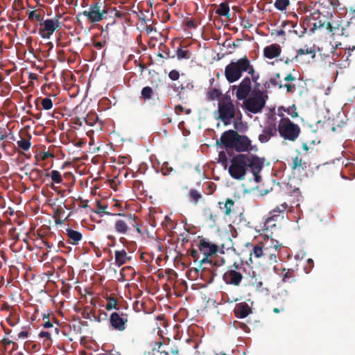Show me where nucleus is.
<instances>
[{"mask_svg":"<svg viewBox=\"0 0 355 355\" xmlns=\"http://www.w3.org/2000/svg\"><path fill=\"white\" fill-rule=\"evenodd\" d=\"M198 250L204 256L199 261L200 266L209 265L210 267H219L225 264V259L217 256V253L219 251L218 246L211 242L209 239L206 238L201 239L198 243Z\"/></svg>","mask_w":355,"mask_h":355,"instance_id":"nucleus-1","label":"nucleus"},{"mask_svg":"<svg viewBox=\"0 0 355 355\" xmlns=\"http://www.w3.org/2000/svg\"><path fill=\"white\" fill-rule=\"evenodd\" d=\"M217 119L221 121L224 125H230L234 118L241 119L240 110L236 107L230 95H224L218 103Z\"/></svg>","mask_w":355,"mask_h":355,"instance_id":"nucleus-2","label":"nucleus"},{"mask_svg":"<svg viewBox=\"0 0 355 355\" xmlns=\"http://www.w3.org/2000/svg\"><path fill=\"white\" fill-rule=\"evenodd\" d=\"M110 7H108L105 1L93 0L89 6V9L84 10L81 14L87 17L89 23H98L107 18L110 12Z\"/></svg>","mask_w":355,"mask_h":355,"instance_id":"nucleus-3","label":"nucleus"},{"mask_svg":"<svg viewBox=\"0 0 355 355\" xmlns=\"http://www.w3.org/2000/svg\"><path fill=\"white\" fill-rule=\"evenodd\" d=\"M282 119L279 120L277 125V132L281 137L284 140L295 141L301 132L299 125L292 122L288 117L279 114Z\"/></svg>","mask_w":355,"mask_h":355,"instance_id":"nucleus-4","label":"nucleus"},{"mask_svg":"<svg viewBox=\"0 0 355 355\" xmlns=\"http://www.w3.org/2000/svg\"><path fill=\"white\" fill-rule=\"evenodd\" d=\"M248 155L238 154L230 160L228 171L230 176L239 180H243L248 171Z\"/></svg>","mask_w":355,"mask_h":355,"instance_id":"nucleus-5","label":"nucleus"},{"mask_svg":"<svg viewBox=\"0 0 355 355\" xmlns=\"http://www.w3.org/2000/svg\"><path fill=\"white\" fill-rule=\"evenodd\" d=\"M245 64V56L236 61H231L225 68V77L229 83H233L239 80L246 69Z\"/></svg>","mask_w":355,"mask_h":355,"instance_id":"nucleus-6","label":"nucleus"},{"mask_svg":"<svg viewBox=\"0 0 355 355\" xmlns=\"http://www.w3.org/2000/svg\"><path fill=\"white\" fill-rule=\"evenodd\" d=\"M267 95H264V92H255V94H251L250 97H247L243 101V108L247 111L257 114L260 112L265 106Z\"/></svg>","mask_w":355,"mask_h":355,"instance_id":"nucleus-7","label":"nucleus"},{"mask_svg":"<svg viewBox=\"0 0 355 355\" xmlns=\"http://www.w3.org/2000/svg\"><path fill=\"white\" fill-rule=\"evenodd\" d=\"M315 58V50L313 46H304L302 48L297 50V53L292 59L286 58L285 63L288 64L291 62L304 64H309L313 61Z\"/></svg>","mask_w":355,"mask_h":355,"instance_id":"nucleus-8","label":"nucleus"},{"mask_svg":"<svg viewBox=\"0 0 355 355\" xmlns=\"http://www.w3.org/2000/svg\"><path fill=\"white\" fill-rule=\"evenodd\" d=\"M137 217L135 215H128L123 219L116 220L114 223L115 230L121 234H126L128 230L133 227L135 228L137 232L139 234L141 233V229L137 223Z\"/></svg>","mask_w":355,"mask_h":355,"instance_id":"nucleus-9","label":"nucleus"},{"mask_svg":"<svg viewBox=\"0 0 355 355\" xmlns=\"http://www.w3.org/2000/svg\"><path fill=\"white\" fill-rule=\"evenodd\" d=\"M242 269L243 268L240 265L236 263L229 266L223 277L224 282L227 284L239 286L243 279V275L241 272Z\"/></svg>","mask_w":355,"mask_h":355,"instance_id":"nucleus-10","label":"nucleus"},{"mask_svg":"<svg viewBox=\"0 0 355 355\" xmlns=\"http://www.w3.org/2000/svg\"><path fill=\"white\" fill-rule=\"evenodd\" d=\"M128 315L121 311H115L110 316L111 327L116 331H123L128 322Z\"/></svg>","mask_w":355,"mask_h":355,"instance_id":"nucleus-11","label":"nucleus"},{"mask_svg":"<svg viewBox=\"0 0 355 355\" xmlns=\"http://www.w3.org/2000/svg\"><path fill=\"white\" fill-rule=\"evenodd\" d=\"M40 26L43 28L39 29V34L44 39H49L55 30L61 28L58 19H47L42 21Z\"/></svg>","mask_w":355,"mask_h":355,"instance_id":"nucleus-12","label":"nucleus"},{"mask_svg":"<svg viewBox=\"0 0 355 355\" xmlns=\"http://www.w3.org/2000/svg\"><path fill=\"white\" fill-rule=\"evenodd\" d=\"M236 89V97L238 100L245 99L252 93V83L250 78L245 77L238 85L233 86V90Z\"/></svg>","mask_w":355,"mask_h":355,"instance_id":"nucleus-13","label":"nucleus"},{"mask_svg":"<svg viewBox=\"0 0 355 355\" xmlns=\"http://www.w3.org/2000/svg\"><path fill=\"white\" fill-rule=\"evenodd\" d=\"M239 133L233 130L225 131L217 141V145H223L227 150L233 149Z\"/></svg>","mask_w":355,"mask_h":355,"instance_id":"nucleus-14","label":"nucleus"},{"mask_svg":"<svg viewBox=\"0 0 355 355\" xmlns=\"http://www.w3.org/2000/svg\"><path fill=\"white\" fill-rule=\"evenodd\" d=\"M248 169L250 168L253 173L254 180L259 182L261 180V176L259 175L263 166V161L257 156L248 155Z\"/></svg>","mask_w":355,"mask_h":355,"instance_id":"nucleus-15","label":"nucleus"},{"mask_svg":"<svg viewBox=\"0 0 355 355\" xmlns=\"http://www.w3.org/2000/svg\"><path fill=\"white\" fill-rule=\"evenodd\" d=\"M311 25L313 26L312 30L315 31L317 28H324L327 24V17L319 11H314L309 16L306 17Z\"/></svg>","mask_w":355,"mask_h":355,"instance_id":"nucleus-16","label":"nucleus"},{"mask_svg":"<svg viewBox=\"0 0 355 355\" xmlns=\"http://www.w3.org/2000/svg\"><path fill=\"white\" fill-rule=\"evenodd\" d=\"M324 29L327 30L328 33L331 35L345 34V29L343 26V20L340 18L334 19L331 16V21H327Z\"/></svg>","mask_w":355,"mask_h":355,"instance_id":"nucleus-17","label":"nucleus"},{"mask_svg":"<svg viewBox=\"0 0 355 355\" xmlns=\"http://www.w3.org/2000/svg\"><path fill=\"white\" fill-rule=\"evenodd\" d=\"M250 255V261L252 263L253 259H265L270 255V253L268 252V248L266 246V243H259V244L254 245Z\"/></svg>","mask_w":355,"mask_h":355,"instance_id":"nucleus-18","label":"nucleus"},{"mask_svg":"<svg viewBox=\"0 0 355 355\" xmlns=\"http://www.w3.org/2000/svg\"><path fill=\"white\" fill-rule=\"evenodd\" d=\"M153 355H180L177 347H171L169 344L155 342L153 348Z\"/></svg>","mask_w":355,"mask_h":355,"instance_id":"nucleus-19","label":"nucleus"},{"mask_svg":"<svg viewBox=\"0 0 355 355\" xmlns=\"http://www.w3.org/2000/svg\"><path fill=\"white\" fill-rule=\"evenodd\" d=\"M38 230L40 232V234H42L45 239L44 245L49 251H51V248L53 247L52 241L56 240L55 234L51 232V227L48 225H42Z\"/></svg>","mask_w":355,"mask_h":355,"instance_id":"nucleus-20","label":"nucleus"},{"mask_svg":"<svg viewBox=\"0 0 355 355\" xmlns=\"http://www.w3.org/2000/svg\"><path fill=\"white\" fill-rule=\"evenodd\" d=\"M277 132L276 124L275 123H270L263 128L262 133L259 135V140L261 143H266L272 137L276 136Z\"/></svg>","mask_w":355,"mask_h":355,"instance_id":"nucleus-21","label":"nucleus"},{"mask_svg":"<svg viewBox=\"0 0 355 355\" xmlns=\"http://www.w3.org/2000/svg\"><path fill=\"white\" fill-rule=\"evenodd\" d=\"M202 271L200 277L204 279L208 283H212L214 278L218 275L217 266L210 267L209 265H203L200 266Z\"/></svg>","mask_w":355,"mask_h":355,"instance_id":"nucleus-22","label":"nucleus"},{"mask_svg":"<svg viewBox=\"0 0 355 355\" xmlns=\"http://www.w3.org/2000/svg\"><path fill=\"white\" fill-rule=\"evenodd\" d=\"M251 145V141L245 135H240L236 137L234 148L239 153L248 151Z\"/></svg>","mask_w":355,"mask_h":355,"instance_id":"nucleus-23","label":"nucleus"},{"mask_svg":"<svg viewBox=\"0 0 355 355\" xmlns=\"http://www.w3.org/2000/svg\"><path fill=\"white\" fill-rule=\"evenodd\" d=\"M234 312L236 318H244L252 313V309L246 302H241L236 304Z\"/></svg>","mask_w":355,"mask_h":355,"instance_id":"nucleus-24","label":"nucleus"},{"mask_svg":"<svg viewBox=\"0 0 355 355\" xmlns=\"http://www.w3.org/2000/svg\"><path fill=\"white\" fill-rule=\"evenodd\" d=\"M281 52V47L277 44H272L269 46H266L263 49V55L268 59H273L279 57Z\"/></svg>","mask_w":355,"mask_h":355,"instance_id":"nucleus-25","label":"nucleus"},{"mask_svg":"<svg viewBox=\"0 0 355 355\" xmlns=\"http://www.w3.org/2000/svg\"><path fill=\"white\" fill-rule=\"evenodd\" d=\"M65 234L67 236V241L72 245H78L83 239L82 234L71 228H67Z\"/></svg>","mask_w":355,"mask_h":355,"instance_id":"nucleus-26","label":"nucleus"},{"mask_svg":"<svg viewBox=\"0 0 355 355\" xmlns=\"http://www.w3.org/2000/svg\"><path fill=\"white\" fill-rule=\"evenodd\" d=\"M115 264L121 266L131 260V257L128 256L125 250H116L114 252Z\"/></svg>","mask_w":355,"mask_h":355,"instance_id":"nucleus-27","label":"nucleus"},{"mask_svg":"<svg viewBox=\"0 0 355 355\" xmlns=\"http://www.w3.org/2000/svg\"><path fill=\"white\" fill-rule=\"evenodd\" d=\"M223 95L220 89L215 87H209L206 92V97L208 101H213L215 100H219Z\"/></svg>","mask_w":355,"mask_h":355,"instance_id":"nucleus-28","label":"nucleus"},{"mask_svg":"<svg viewBox=\"0 0 355 355\" xmlns=\"http://www.w3.org/2000/svg\"><path fill=\"white\" fill-rule=\"evenodd\" d=\"M107 207V204L97 200L96 201L95 208L91 209V211L99 214L101 216L103 215H112L110 212L106 211Z\"/></svg>","mask_w":355,"mask_h":355,"instance_id":"nucleus-29","label":"nucleus"},{"mask_svg":"<svg viewBox=\"0 0 355 355\" xmlns=\"http://www.w3.org/2000/svg\"><path fill=\"white\" fill-rule=\"evenodd\" d=\"M282 281L284 283H292L295 281V271L293 269L284 268L281 273Z\"/></svg>","mask_w":355,"mask_h":355,"instance_id":"nucleus-30","label":"nucleus"},{"mask_svg":"<svg viewBox=\"0 0 355 355\" xmlns=\"http://www.w3.org/2000/svg\"><path fill=\"white\" fill-rule=\"evenodd\" d=\"M297 152V155L292 159L291 168L293 170L297 168H302V170H304L307 167L306 162L303 161L302 157L300 156V153L299 151Z\"/></svg>","mask_w":355,"mask_h":355,"instance_id":"nucleus-31","label":"nucleus"},{"mask_svg":"<svg viewBox=\"0 0 355 355\" xmlns=\"http://www.w3.org/2000/svg\"><path fill=\"white\" fill-rule=\"evenodd\" d=\"M216 14L220 16H225L227 18L230 19V7L227 2H222L219 5V8L216 10Z\"/></svg>","mask_w":355,"mask_h":355,"instance_id":"nucleus-32","label":"nucleus"},{"mask_svg":"<svg viewBox=\"0 0 355 355\" xmlns=\"http://www.w3.org/2000/svg\"><path fill=\"white\" fill-rule=\"evenodd\" d=\"M98 119L97 114L94 112H89L85 117L83 118V121L90 126H94L98 121Z\"/></svg>","mask_w":355,"mask_h":355,"instance_id":"nucleus-33","label":"nucleus"},{"mask_svg":"<svg viewBox=\"0 0 355 355\" xmlns=\"http://www.w3.org/2000/svg\"><path fill=\"white\" fill-rule=\"evenodd\" d=\"M234 201L232 199L227 198L224 203L223 209H225V214L226 216H230L231 214L234 211ZM220 209H223V207H220Z\"/></svg>","mask_w":355,"mask_h":355,"instance_id":"nucleus-34","label":"nucleus"},{"mask_svg":"<svg viewBox=\"0 0 355 355\" xmlns=\"http://www.w3.org/2000/svg\"><path fill=\"white\" fill-rule=\"evenodd\" d=\"M154 94V91L152 87L149 86L144 87L141 92V98L146 101L152 98Z\"/></svg>","mask_w":355,"mask_h":355,"instance_id":"nucleus-35","label":"nucleus"},{"mask_svg":"<svg viewBox=\"0 0 355 355\" xmlns=\"http://www.w3.org/2000/svg\"><path fill=\"white\" fill-rule=\"evenodd\" d=\"M26 14L28 15V18L30 21H39L40 24L43 21V16L42 15L40 12H37V10L27 11Z\"/></svg>","mask_w":355,"mask_h":355,"instance_id":"nucleus-36","label":"nucleus"},{"mask_svg":"<svg viewBox=\"0 0 355 355\" xmlns=\"http://www.w3.org/2000/svg\"><path fill=\"white\" fill-rule=\"evenodd\" d=\"M290 0H275L274 7L279 11H284L290 5Z\"/></svg>","mask_w":355,"mask_h":355,"instance_id":"nucleus-37","label":"nucleus"},{"mask_svg":"<svg viewBox=\"0 0 355 355\" xmlns=\"http://www.w3.org/2000/svg\"><path fill=\"white\" fill-rule=\"evenodd\" d=\"M117 299L114 297H109L107 298V302L105 305V309L107 310V311H110L113 309H115L117 310V311H120L119 309L116 308V306H117Z\"/></svg>","mask_w":355,"mask_h":355,"instance_id":"nucleus-38","label":"nucleus"},{"mask_svg":"<svg viewBox=\"0 0 355 355\" xmlns=\"http://www.w3.org/2000/svg\"><path fill=\"white\" fill-rule=\"evenodd\" d=\"M283 110L284 112H287L292 118H296L298 116V112H297V107L295 105H293L288 108H285L284 107H281L279 108V111Z\"/></svg>","mask_w":355,"mask_h":355,"instance_id":"nucleus-39","label":"nucleus"},{"mask_svg":"<svg viewBox=\"0 0 355 355\" xmlns=\"http://www.w3.org/2000/svg\"><path fill=\"white\" fill-rule=\"evenodd\" d=\"M50 175L51 180L56 184H60L62 182V178L60 173L56 170L51 171L50 174H46V176Z\"/></svg>","mask_w":355,"mask_h":355,"instance_id":"nucleus-40","label":"nucleus"},{"mask_svg":"<svg viewBox=\"0 0 355 355\" xmlns=\"http://www.w3.org/2000/svg\"><path fill=\"white\" fill-rule=\"evenodd\" d=\"M176 55L178 60L189 59L191 58V53L189 50H183L182 48H178L176 51Z\"/></svg>","mask_w":355,"mask_h":355,"instance_id":"nucleus-41","label":"nucleus"},{"mask_svg":"<svg viewBox=\"0 0 355 355\" xmlns=\"http://www.w3.org/2000/svg\"><path fill=\"white\" fill-rule=\"evenodd\" d=\"M279 79H280V73H275V75L273 77L270 78L269 82L273 87H278L279 88H282L283 84H282Z\"/></svg>","mask_w":355,"mask_h":355,"instance_id":"nucleus-42","label":"nucleus"},{"mask_svg":"<svg viewBox=\"0 0 355 355\" xmlns=\"http://www.w3.org/2000/svg\"><path fill=\"white\" fill-rule=\"evenodd\" d=\"M17 144L19 148H21L23 150L27 151L31 148V144L29 140L21 139L17 141Z\"/></svg>","mask_w":355,"mask_h":355,"instance_id":"nucleus-43","label":"nucleus"},{"mask_svg":"<svg viewBox=\"0 0 355 355\" xmlns=\"http://www.w3.org/2000/svg\"><path fill=\"white\" fill-rule=\"evenodd\" d=\"M245 64L247 65V67L246 69L244 70V72H248L250 76H252L257 73L254 69V67L251 64L250 60L246 55H245Z\"/></svg>","mask_w":355,"mask_h":355,"instance_id":"nucleus-44","label":"nucleus"},{"mask_svg":"<svg viewBox=\"0 0 355 355\" xmlns=\"http://www.w3.org/2000/svg\"><path fill=\"white\" fill-rule=\"evenodd\" d=\"M189 197L195 204H197L198 200L202 198V195L197 190L191 189L189 191Z\"/></svg>","mask_w":355,"mask_h":355,"instance_id":"nucleus-45","label":"nucleus"},{"mask_svg":"<svg viewBox=\"0 0 355 355\" xmlns=\"http://www.w3.org/2000/svg\"><path fill=\"white\" fill-rule=\"evenodd\" d=\"M31 178L35 180L42 178L44 175V173L41 169L35 168L31 171Z\"/></svg>","mask_w":355,"mask_h":355,"instance_id":"nucleus-46","label":"nucleus"},{"mask_svg":"<svg viewBox=\"0 0 355 355\" xmlns=\"http://www.w3.org/2000/svg\"><path fill=\"white\" fill-rule=\"evenodd\" d=\"M41 105L44 110H49L53 107L52 100L49 98H44L41 99Z\"/></svg>","mask_w":355,"mask_h":355,"instance_id":"nucleus-47","label":"nucleus"},{"mask_svg":"<svg viewBox=\"0 0 355 355\" xmlns=\"http://www.w3.org/2000/svg\"><path fill=\"white\" fill-rule=\"evenodd\" d=\"M288 208V205L286 202H284L278 206H277L272 211L273 213L279 214L280 215H283L284 211Z\"/></svg>","mask_w":355,"mask_h":355,"instance_id":"nucleus-48","label":"nucleus"},{"mask_svg":"<svg viewBox=\"0 0 355 355\" xmlns=\"http://www.w3.org/2000/svg\"><path fill=\"white\" fill-rule=\"evenodd\" d=\"M263 227L265 230L268 231L269 230L275 228L277 227V224L276 222L273 221L272 220L268 217L265 220Z\"/></svg>","mask_w":355,"mask_h":355,"instance_id":"nucleus-49","label":"nucleus"},{"mask_svg":"<svg viewBox=\"0 0 355 355\" xmlns=\"http://www.w3.org/2000/svg\"><path fill=\"white\" fill-rule=\"evenodd\" d=\"M107 44V40L105 37L101 41H93L92 45L94 47L98 50L102 49Z\"/></svg>","mask_w":355,"mask_h":355,"instance_id":"nucleus-50","label":"nucleus"},{"mask_svg":"<svg viewBox=\"0 0 355 355\" xmlns=\"http://www.w3.org/2000/svg\"><path fill=\"white\" fill-rule=\"evenodd\" d=\"M184 24L188 28L195 29L198 26V23L194 19H189L187 18L184 21Z\"/></svg>","mask_w":355,"mask_h":355,"instance_id":"nucleus-51","label":"nucleus"},{"mask_svg":"<svg viewBox=\"0 0 355 355\" xmlns=\"http://www.w3.org/2000/svg\"><path fill=\"white\" fill-rule=\"evenodd\" d=\"M173 171V168L171 166H168V163H164L162 168H161V172L164 175H168Z\"/></svg>","mask_w":355,"mask_h":355,"instance_id":"nucleus-52","label":"nucleus"},{"mask_svg":"<svg viewBox=\"0 0 355 355\" xmlns=\"http://www.w3.org/2000/svg\"><path fill=\"white\" fill-rule=\"evenodd\" d=\"M268 218H270L273 221L277 222L279 219H282L284 218V215H280L279 214L273 213L272 211H270L269 213Z\"/></svg>","mask_w":355,"mask_h":355,"instance_id":"nucleus-53","label":"nucleus"},{"mask_svg":"<svg viewBox=\"0 0 355 355\" xmlns=\"http://www.w3.org/2000/svg\"><path fill=\"white\" fill-rule=\"evenodd\" d=\"M168 77L172 80H177L180 78V73L178 71L173 69L169 72Z\"/></svg>","mask_w":355,"mask_h":355,"instance_id":"nucleus-54","label":"nucleus"},{"mask_svg":"<svg viewBox=\"0 0 355 355\" xmlns=\"http://www.w3.org/2000/svg\"><path fill=\"white\" fill-rule=\"evenodd\" d=\"M43 320H44L43 327L44 328L49 329V328L53 327V324L52 322H50V320L49 319V316L44 315Z\"/></svg>","mask_w":355,"mask_h":355,"instance_id":"nucleus-55","label":"nucleus"},{"mask_svg":"<svg viewBox=\"0 0 355 355\" xmlns=\"http://www.w3.org/2000/svg\"><path fill=\"white\" fill-rule=\"evenodd\" d=\"M252 286L253 287L259 291H263V283L261 281H257V279H256L253 283H252Z\"/></svg>","mask_w":355,"mask_h":355,"instance_id":"nucleus-56","label":"nucleus"},{"mask_svg":"<svg viewBox=\"0 0 355 355\" xmlns=\"http://www.w3.org/2000/svg\"><path fill=\"white\" fill-rule=\"evenodd\" d=\"M283 87H286V92L288 93H294L296 90L295 86L291 84L283 85Z\"/></svg>","mask_w":355,"mask_h":355,"instance_id":"nucleus-57","label":"nucleus"},{"mask_svg":"<svg viewBox=\"0 0 355 355\" xmlns=\"http://www.w3.org/2000/svg\"><path fill=\"white\" fill-rule=\"evenodd\" d=\"M1 343L3 345L5 350H6L7 347L11 343L13 344V346L16 345V343H13L12 340H9L7 338H4L1 340Z\"/></svg>","mask_w":355,"mask_h":355,"instance_id":"nucleus-58","label":"nucleus"},{"mask_svg":"<svg viewBox=\"0 0 355 355\" xmlns=\"http://www.w3.org/2000/svg\"><path fill=\"white\" fill-rule=\"evenodd\" d=\"M314 266L313 261L311 259H309L307 260V266L305 267V270H306V272L310 271Z\"/></svg>","mask_w":355,"mask_h":355,"instance_id":"nucleus-59","label":"nucleus"},{"mask_svg":"<svg viewBox=\"0 0 355 355\" xmlns=\"http://www.w3.org/2000/svg\"><path fill=\"white\" fill-rule=\"evenodd\" d=\"M40 338H46L47 340H51V333L49 331H41L39 334Z\"/></svg>","mask_w":355,"mask_h":355,"instance_id":"nucleus-60","label":"nucleus"},{"mask_svg":"<svg viewBox=\"0 0 355 355\" xmlns=\"http://www.w3.org/2000/svg\"><path fill=\"white\" fill-rule=\"evenodd\" d=\"M183 112H184V108L181 105H178L175 106V112L178 115L181 114Z\"/></svg>","mask_w":355,"mask_h":355,"instance_id":"nucleus-61","label":"nucleus"},{"mask_svg":"<svg viewBox=\"0 0 355 355\" xmlns=\"http://www.w3.org/2000/svg\"><path fill=\"white\" fill-rule=\"evenodd\" d=\"M191 256L196 260L200 259V254L197 250L192 249L191 251Z\"/></svg>","mask_w":355,"mask_h":355,"instance_id":"nucleus-62","label":"nucleus"},{"mask_svg":"<svg viewBox=\"0 0 355 355\" xmlns=\"http://www.w3.org/2000/svg\"><path fill=\"white\" fill-rule=\"evenodd\" d=\"M260 85H261L260 83H258V81H257V83H254V87L253 90H252L251 94H255V92H263V91L260 90V89H259Z\"/></svg>","mask_w":355,"mask_h":355,"instance_id":"nucleus-63","label":"nucleus"},{"mask_svg":"<svg viewBox=\"0 0 355 355\" xmlns=\"http://www.w3.org/2000/svg\"><path fill=\"white\" fill-rule=\"evenodd\" d=\"M28 336V331H22L18 334V338H26Z\"/></svg>","mask_w":355,"mask_h":355,"instance_id":"nucleus-64","label":"nucleus"}]
</instances>
